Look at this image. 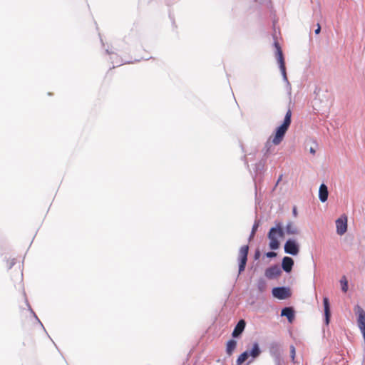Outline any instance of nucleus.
<instances>
[{"label":"nucleus","mask_w":365,"mask_h":365,"mask_svg":"<svg viewBox=\"0 0 365 365\" xmlns=\"http://www.w3.org/2000/svg\"><path fill=\"white\" fill-rule=\"evenodd\" d=\"M282 273L281 269L277 265L267 268L265 271V276L269 279H274L279 277Z\"/></svg>","instance_id":"6e6552de"},{"label":"nucleus","mask_w":365,"mask_h":365,"mask_svg":"<svg viewBox=\"0 0 365 365\" xmlns=\"http://www.w3.org/2000/svg\"><path fill=\"white\" fill-rule=\"evenodd\" d=\"M284 237V231L280 224L277 227H272L268 233V238L269 240V247L271 250H277L279 247L278 239Z\"/></svg>","instance_id":"f03ea898"},{"label":"nucleus","mask_w":365,"mask_h":365,"mask_svg":"<svg viewBox=\"0 0 365 365\" xmlns=\"http://www.w3.org/2000/svg\"><path fill=\"white\" fill-rule=\"evenodd\" d=\"M295 355H296L295 347L293 345H291L290 346V356H291L292 361L293 362H294Z\"/></svg>","instance_id":"aec40b11"},{"label":"nucleus","mask_w":365,"mask_h":365,"mask_svg":"<svg viewBox=\"0 0 365 365\" xmlns=\"http://www.w3.org/2000/svg\"><path fill=\"white\" fill-rule=\"evenodd\" d=\"M336 232L339 235H344L347 230V217L342 215L336 220Z\"/></svg>","instance_id":"39448f33"},{"label":"nucleus","mask_w":365,"mask_h":365,"mask_svg":"<svg viewBox=\"0 0 365 365\" xmlns=\"http://www.w3.org/2000/svg\"><path fill=\"white\" fill-rule=\"evenodd\" d=\"M291 118L292 111L290 109H289L286 113L283 123L277 128L274 135L269 138L267 143H269L271 141L272 143L274 145L280 144V143L283 140L284 137L291 124Z\"/></svg>","instance_id":"f257e3e1"},{"label":"nucleus","mask_w":365,"mask_h":365,"mask_svg":"<svg viewBox=\"0 0 365 365\" xmlns=\"http://www.w3.org/2000/svg\"><path fill=\"white\" fill-rule=\"evenodd\" d=\"M281 315L287 317L289 321L292 322L294 318V311L290 307H285L282 310Z\"/></svg>","instance_id":"4468645a"},{"label":"nucleus","mask_w":365,"mask_h":365,"mask_svg":"<svg viewBox=\"0 0 365 365\" xmlns=\"http://www.w3.org/2000/svg\"><path fill=\"white\" fill-rule=\"evenodd\" d=\"M258 226H259V225L257 222L255 223V225H253L252 230V232H251V235L250 236V240H252L254 237V236L255 235V232L257 230Z\"/></svg>","instance_id":"412c9836"},{"label":"nucleus","mask_w":365,"mask_h":365,"mask_svg":"<svg viewBox=\"0 0 365 365\" xmlns=\"http://www.w3.org/2000/svg\"><path fill=\"white\" fill-rule=\"evenodd\" d=\"M248 356H249V353L247 351H245L242 354H241L237 359V361H236L237 364L240 365L242 363H244L248 359Z\"/></svg>","instance_id":"f3484780"},{"label":"nucleus","mask_w":365,"mask_h":365,"mask_svg":"<svg viewBox=\"0 0 365 365\" xmlns=\"http://www.w3.org/2000/svg\"><path fill=\"white\" fill-rule=\"evenodd\" d=\"M284 252L292 255H297L299 252V245L294 240H288L284 245Z\"/></svg>","instance_id":"423d86ee"},{"label":"nucleus","mask_w":365,"mask_h":365,"mask_svg":"<svg viewBox=\"0 0 365 365\" xmlns=\"http://www.w3.org/2000/svg\"><path fill=\"white\" fill-rule=\"evenodd\" d=\"M294 265V260L289 257H284L282 259V267L286 272H290Z\"/></svg>","instance_id":"1a4fd4ad"},{"label":"nucleus","mask_w":365,"mask_h":365,"mask_svg":"<svg viewBox=\"0 0 365 365\" xmlns=\"http://www.w3.org/2000/svg\"><path fill=\"white\" fill-rule=\"evenodd\" d=\"M317 28L315 30V34H319L320 33V31H321V26H320V24L319 23L317 24Z\"/></svg>","instance_id":"4be33fe9"},{"label":"nucleus","mask_w":365,"mask_h":365,"mask_svg":"<svg viewBox=\"0 0 365 365\" xmlns=\"http://www.w3.org/2000/svg\"><path fill=\"white\" fill-rule=\"evenodd\" d=\"M237 346V341L234 339H230L227 342L226 353L228 356H232Z\"/></svg>","instance_id":"f8f14e48"},{"label":"nucleus","mask_w":365,"mask_h":365,"mask_svg":"<svg viewBox=\"0 0 365 365\" xmlns=\"http://www.w3.org/2000/svg\"><path fill=\"white\" fill-rule=\"evenodd\" d=\"M21 278H22V274H21L20 276V280L21 281Z\"/></svg>","instance_id":"bb28decb"},{"label":"nucleus","mask_w":365,"mask_h":365,"mask_svg":"<svg viewBox=\"0 0 365 365\" xmlns=\"http://www.w3.org/2000/svg\"><path fill=\"white\" fill-rule=\"evenodd\" d=\"M293 212H294V215H297V210H296V209H295V208L294 209Z\"/></svg>","instance_id":"a878e982"},{"label":"nucleus","mask_w":365,"mask_h":365,"mask_svg":"<svg viewBox=\"0 0 365 365\" xmlns=\"http://www.w3.org/2000/svg\"><path fill=\"white\" fill-rule=\"evenodd\" d=\"M257 286L258 289L261 292L265 291V289L267 288L266 282H265V281L263 279H260L258 280Z\"/></svg>","instance_id":"a211bd4d"},{"label":"nucleus","mask_w":365,"mask_h":365,"mask_svg":"<svg viewBox=\"0 0 365 365\" xmlns=\"http://www.w3.org/2000/svg\"><path fill=\"white\" fill-rule=\"evenodd\" d=\"M249 251V246L244 245L240 247L239 250V274H241L245 269L247 261V255Z\"/></svg>","instance_id":"7ed1b4c3"},{"label":"nucleus","mask_w":365,"mask_h":365,"mask_svg":"<svg viewBox=\"0 0 365 365\" xmlns=\"http://www.w3.org/2000/svg\"><path fill=\"white\" fill-rule=\"evenodd\" d=\"M14 259H11V262H9V267L11 268L13 264H14Z\"/></svg>","instance_id":"b1692460"},{"label":"nucleus","mask_w":365,"mask_h":365,"mask_svg":"<svg viewBox=\"0 0 365 365\" xmlns=\"http://www.w3.org/2000/svg\"><path fill=\"white\" fill-rule=\"evenodd\" d=\"M315 150L313 148H310V153H312V154H315Z\"/></svg>","instance_id":"393cba45"},{"label":"nucleus","mask_w":365,"mask_h":365,"mask_svg":"<svg viewBox=\"0 0 365 365\" xmlns=\"http://www.w3.org/2000/svg\"><path fill=\"white\" fill-rule=\"evenodd\" d=\"M274 46L276 48V58L277 59L280 71L284 78H287L285 62L283 56L282 48L278 42H274Z\"/></svg>","instance_id":"20e7f679"},{"label":"nucleus","mask_w":365,"mask_h":365,"mask_svg":"<svg viewBox=\"0 0 365 365\" xmlns=\"http://www.w3.org/2000/svg\"><path fill=\"white\" fill-rule=\"evenodd\" d=\"M272 294L279 299H285L290 296L289 289L285 287H275L272 289Z\"/></svg>","instance_id":"0eeeda50"},{"label":"nucleus","mask_w":365,"mask_h":365,"mask_svg":"<svg viewBox=\"0 0 365 365\" xmlns=\"http://www.w3.org/2000/svg\"><path fill=\"white\" fill-rule=\"evenodd\" d=\"M324 307V314L326 318V323L329 324V317H330V307H329V302L327 297H324L323 299Z\"/></svg>","instance_id":"ddd939ff"},{"label":"nucleus","mask_w":365,"mask_h":365,"mask_svg":"<svg viewBox=\"0 0 365 365\" xmlns=\"http://www.w3.org/2000/svg\"><path fill=\"white\" fill-rule=\"evenodd\" d=\"M286 232L289 235H297L298 229L293 222H290L286 226Z\"/></svg>","instance_id":"2eb2a0df"},{"label":"nucleus","mask_w":365,"mask_h":365,"mask_svg":"<svg viewBox=\"0 0 365 365\" xmlns=\"http://www.w3.org/2000/svg\"><path fill=\"white\" fill-rule=\"evenodd\" d=\"M341 284V289L344 292H346L348 290V282L345 277H343L340 280Z\"/></svg>","instance_id":"6ab92c4d"},{"label":"nucleus","mask_w":365,"mask_h":365,"mask_svg":"<svg viewBox=\"0 0 365 365\" xmlns=\"http://www.w3.org/2000/svg\"><path fill=\"white\" fill-rule=\"evenodd\" d=\"M245 325H246V323L244 319L240 320L232 331V336L233 337L239 336L243 332V331L245 328Z\"/></svg>","instance_id":"9d476101"},{"label":"nucleus","mask_w":365,"mask_h":365,"mask_svg":"<svg viewBox=\"0 0 365 365\" xmlns=\"http://www.w3.org/2000/svg\"><path fill=\"white\" fill-rule=\"evenodd\" d=\"M267 256L268 257H273L276 256V253L273 252H270L267 253Z\"/></svg>","instance_id":"5701e85b"},{"label":"nucleus","mask_w":365,"mask_h":365,"mask_svg":"<svg viewBox=\"0 0 365 365\" xmlns=\"http://www.w3.org/2000/svg\"><path fill=\"white\" fill-rule=\"evenodd\" d=\"M260 350L259 348V345L257 343H255L253 344L252 349L250 351V356H252L253 358L257 357L260 354Z\"/></svg>","instance_id":"dca6fc26"},{"label":"nucleus","mask_w":365,"mask_h":365,"mask_svg":"<svg viewBox=\"0 0 365 365\" xmlns=\"http://www.w3.org/2000/svg\"><path fill=\"white\" fill-rule=\"evenodd\" d=\"M319 197L322 202L327 200L328 198V189L326 185L322 184L319 187Z\"/></svg>","instance_id":"9b49d317"}]
</instances>
